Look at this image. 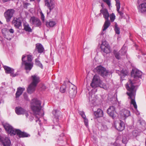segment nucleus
Listing matches in <instances>:
<instances>
[{
	"label": "nucleus",
	"instance_id": "f257e3e1",
	"mask_svg": "<svg viewBox=\"0 0 146 146\" xmlns=\"http://www.w3.org/2000/svg\"><path fill=\"white\" fill-rule=\"evenodd\" d=\"M135 86L133 81L129 80L126 84L125 88L129 92H127V94L131 99L130 104L133 105L135 110L137 111V105L135 99L136 90L135 89Z\"/></svg>",
	"mask_w": 146,
	"mask_h": 146
},
{
	"label": "nucleus",
	"instance_id": "f03ea898",
	"mask_svg": "<svg viewBox=\"0 0 146 146\" xmlns=\"http://www.w3.org/2000/svg\"><path fill=\"white\" fill-rule=\"evenodd\" d=\"M30 104L31 109L34 114L39 115L42 108L40 101L36 98L32 100Z\"/></svg>",
	"mask_w": 146,
	"mask_h": 146
},
{
	"label": "nucleus",
	"instance_id": "7ed1b4c3",
	"mask_svg": "<svg viewBox=\"0 0 146 146\" xmlns=\"http://www.w3.org/2000/svg\"><path fill=\"white\" fill-rule=\"evenodd\" d=\"M1 123L8 135L11 136H13L16 135V131L17 129L14 128L7 123H4L3 121H2Z\"/></svg>",
	"mask_w": 146,
	"mask_h": 146
},
{
	"label": "nucleus",
	"instance_id": "20e7f679",
	"mask_svg": "<svg viewBox=\"0 0 146 146\" xmlns=\"http://www.w3.org/2000/svg\"><path fill=\"white\" fill-rule=\"evenodd\" d=\"M93 71L104 78L107 77L109 73L106 68L101 65L97 66L94 69Z\"/></svg>",
	"mask_w": 146,
	"mask_h": 146
},
{
	"label": "nucleus",
	"instance_id": "39448f33",
	"mask_svg": "<svg viewBox=\"0 0 146 146\" xmlns=\"http://www.w3.org/2000/svg\"><path fill=\"white\" fill-rule=\"evenodd\" d=\"M53 115V121L55 125L57 126L59 124V121L62 117V113L58 110H53L52 111Z\"/></svg>",
	"mask_w": 146,
	"mask_h": 146
},
{
	"label": "nucleus",
	"instance_id": "423d86ee",
	"mask_svg": "<svg viewBox=\"0 0 146 146\" xmlns=\"http://www.w3.org/2000/svg\"><path fill=\"white\" fill-rule=\"evenodd\" d=\"M131 73V77L135 80H139L142 78V72L135 67L132 68Z\"/></svg>",
	"mask_w": 146,
	"mask_h": 146
},
{
	"label": "nucleus",
	"instance_id": "0eeeda50",
	"mask_svg": "<svg viewBox=\"0 0 146 146\" xmlns=\"http://www.w3.org/2000/svg\"><path fill=\"white\" fill-rule=\"evenodd\" d=\"M107 113L109 116L113 119H117V113L116 111V108L114 106H110L107 110Z\"/></svg>",
	"mask_w": 146,
	"mask_h": 146
},
{
	"label": "nucleus",
	"instance_id": "6e6552de",
	"mask_svg": "<svg viewBox=\"0 0 146 146\" xmlns=\"http://www.w3.org/2000/svg\"><path fill=\"white\" fill-rule=\"evenodd\" d=\"M26 54L23 55L22 57L21 65H24L25 69L26 70H29L30 71L33 66V64L28 62L25 60V58H26Z\"/></svg>",
	"mask_w": 146,
	"mask_h": 146
},
{
	"label": "nucleus",
	"instance_id": "1a4fd4ad",
	"mask_svg": "<svg viewBox=\"0 0 146 146\" xmlns=\"http://www.w3.org/2000/svg\"><path fill=\"white\" fill-rule=\"evenodd\" d=\"M15 12V11L14 9H7L4 12V16L7 23L10 21L11 19L13 17Z\"/></svg>",
	"mask_w": 146,
	"mask_h": 146
},
{
	"label": "nucleus",
	"instance_id": "9d476101",
	"mask_svg": "<svg viewBox=\"0 0 146 146\" xmlns=\"http://www.w3.org/2000/svg\"><path fill=\"white\" fill-rule=\"evenodd\" d=\"M2 65L6 74H10V76L12 77H14L18 75V74L17 72L14 73L15 70L13 68L4 65L3 64Z\"/></svg>",
	"mask_w": 146,
	"mask_h": 146
},
{
	"label": "nucleus",
	"instance_id": "9b49d317",
	"mask_svg": "<svg viewBox=\"0 0 146 146\" xmlns=\"http://www.w3.org/2000/svg\"><path fill=\"white\" fill-rule=\"evenodd\" d=\"M100 51L105 57L106 55L111 52L110 47L107 44H103L102 43L100 46Z\"/></svg>",
	"mask_w": 146,
	"mask_h": 146
},
{
	"label": "nucleus",
	"instance_id": "f8f14e48",
	"mask_svg": "<svg viewBox=\"0 0 146 146\" xmlns=\"http://www.w3.org/2000/svg\"><path fill=\"white\" fill-rule=\"evenodd\" d=\"M45 5L48 9L49 11L48 12L47 11V14L48 15L50 14L52 10L55 7V4L54 1L53 0H44Z\"/></svg>",
	"mask_w": 146,
	"mask_h": 146
},
{
	"label": "nucleus",
	"instance_id": "ddd939ff",
	"mask_svg": "<svg viewBox=\"0 0 146 146\" xmlns=\"http://www.w3.org/2000/svg\"><path fill=\"white\" fill-rule=\"evenodd\" d=\"M125 123L121 120H119L115 121V128L118 131H121L125 128Z\"/></svg>",
	"mask_w": 146,
	"mask_h": 146
},
{
	"label": "nucleus",
	"instance_id": "4468645a",
	"mask_svg": "<svg viewBox=\"0 0 146 146\" xmlns=\"http://www.w3.org/2000/svg\"><path fill=\"white\" fill-rule=\"evenodd\" d=\"M1 146H11V145L10 139L5 136L1 135Z\"/></svg>",
	"mask_w": 146,
	"mask_h": 146
},
{
	"label": "nucleus",
	"instance_id": "2eb2a0df",
	"mask_svg": "<svg viewBox=\"0 0 146 146\" xmlns=\"http://www.w3.org/2000/svg\"><path fill=\"white\" fill-rule=\"evenodd\" d=\"M100 77L99 76L96 75L94 76L92 79V82L90 84V86L94 88H97V85H98V84L100 80Z\"/></svg>",
	"mask_w": 146,
	"mask_h": 146
},
{
	"label": "nucleus",
	"instance_id": "dca6fc26",
	"mask_svg": "<svg viewBox=\"0 0 146 146\" xmlns=\"http://www.w3.org/2000/svg\"><path fill=\"white\" fill-rule=\"evenodd\" d=\"M120 114L121 118L124 120H125L131 115L130 111L125 108L123 109L120 111Z\"/></svg>",
	"mask_w": 146,
	"mask_h": 146
},
{
	"label": "nucleus",
	"instance_id": "f3484780",
	"mask_svg": "<svg viewBox=\"0 0 146 146\" xmlns=\"http://www.w3.org/2000/svg\"><path fill=\"white\" fill-rule=\"evenodd\" d=\"M31 78L32 81L31 84L35 86H36L40 82V77L35 74L31 76Z\"/></svg>",
	"mask_w": 146,
	"mask_h": 146
},
{
	"label": "nucleus",
	"instance_id": "a211bd4d",
	"mask_svg": "<svg viewBox=\"0 0 146 146\" xmlns=\"http://www.w3.org/2000/svg\"><path fill=\"white\" fill-rule=\"evenodd\" d=\"M22 21L20 17L15 18L13 19L12 21V23L14 24V26L16 28L19 29L20 27H22Z\"/></svg>",
	"mask_w": 146,
	"mask_h": 146
},
{
	"label": "nucleus",
	"instance_id": "6ab92c4d",
	"mask_svg": "<svg viewBox=\"0 0 146 146\" xmlns=\"http://www.w3.org/2000/svg\"><path fill=\"white\" fill-rule=\"evenodd\" d=\"M16 135L20 138L27 137H30V135L25 132L22 131L19 129H17L16 131Z\"/></svg>",
	"mask_w": 146,
	"mask_h": 146
},
{
	"label": "nucleus",
	"instance_id": "aec40b11",
	"mask_svg": "<svg viewBox=\"0 0 146 146\" xmlns=\"http://www.w3.org/2000/svg\"><path fill=\"white\" fill-rule=\"evenodd\" d=\"M1 32L3 36L7 39L10 40L11 38L9 34V29L6 28H4L2 29Z\"/></svg>",
	"mask_w": 146,
	"mask_h": 146
},
{
	"label": "nucleus",
	"instance_id": "412c9836",
	"mask_svg": "<svg viewBox=\"0 0 146 146\" xmlns=\"http://www.w3.org/2000/svg\"><path fill=\"white\" fill-rule=\"evenodd\" d=\"M34 52L37 51L38 53H42L44 50V48L42 45L41 43L36 44Z\"/></svg>",
	"mask_w": 146,
	"mask_h": 146
},
{
	"label": "nucleus",
	"instance_id": "4be33fe9",
	"mask_svg": "<svg viewBox=\"0 0 146 146\" xmlns=\"http://www.w3.org/2000/svg\"><path fill=\"white\" fill-rule=\"evenodd\" d=\"M94 115L96 118H98L102 117L104 116V112L101 109L99 108L97 111L94 112Z\"/></svg>",
	"mask_w": 146,
	"mask_h": 146
},
{
	"label": "nucleus",
	"instance_id": "5701e85b",
	"mask_svg": "<svg viewBox=\"0 0 146 146\" xmlns=\"http://www.w3.org/2000/svg\"><path fill=\"white\" fill-rule=\"evenodd\" d=\"M100 13L99 14L100 15L102 14L105 19H109L108 18L110 16V15L107 9L102 8L100 10Z\"/></svg>",
	"mask_w": 146,
	"mask_h": 146
},
{
	"label": "nucleus",
	"instance_id": "b1692460",
	"mask_svg": "<svg viewBox=\"0 0 146 146\" xmlns=\"http://www.w3.org/2000/svg\"><path fill=\"white\" fill-rule=\"evenodd\" d=\"M116 1V10L120 16L122 17H123V13L122 11H120L119 9L120 8V3L119 0H115Z\"/></svg>",
	"mask_w": 146,
	"mask_h": 146
},
{
	"label": "nucleus",
	"instance_id": "393cba45",
	"mask_svg": "<svg viewBox=\"0 0 146 146\" xmlns=\"http://www.w3.org/2000/svg\"><path fill=\"white\" fill-rule=\"evenodd\" d=\"M15 111L18 115L24 114L26 111V110L21 107H16L15 108Z\"/></svg>",
	"mask_w": 146,
	"mask_h": 146
},
{
	"label": "nucleus",
	"instance_id": "a878e982",
	"mask_svg": "<svg viewBox=\"0 0 146 146\" xmlns=\"http://www.w3.org/2000/svg\"><path fill=\"white\" fill-rule=\"evenodd\" d=\"M36 87L34 86L33 84H30L27 89V93L30 94H31L33 93L35 91Z\"/></svg>",
	"mask_w": 146,
	"mask_h": 146
},
{
	"label": "nucleus",
	"instance_id": "bb28decb",
	"mask_svg": "<svg viewBox=\"0 0 146 146\" xmlns=\"http://www.w3.org/2000/svg\"><path fill=\"white\" fill-rule=\"evenodd\" d=\"M77 93L76 87V86H74L73 87L70 88L69 93L71 96L72 97L75 96Z\"/></svg>",
	"mask_w": 146,
	"mask_h": 146
},
{
	"label": "nucleus",
	"instance_id": "cd10ccee",
	"mask_svg": "<svg viewBox=\"0 0 146 146\" xmlns=\"http://www.w3.org/2000/svg\"><path fill=\"white\" fill-rule=\"evenodd\" d=\"M25 88L19 87L17 88V91L15 94V97L17 98L22 94Z\"/></svg>",
	"mask_w": 146,
	"mask_h": 146
},
{
	"label": "nucleus",
	"instance_id": "c85d7f7f",
	"mask_svg": "<svg viewBox=\"0 0 146 146\" xmlns=\"http://www.w3.org/2000/svg\"><path fill=\"white\" fill-rule=\"evenodd\" d=\"M139 123L141 129L145 130L146 129V123L144 120H139Z\"/></svg>",
	"mask_w": 146,
	"mask_h": 146
},
{
	"label": "nucleus",
	"instance_id": "c756f323",
	"mask_svg": "<svg viewBox=\"0 0 146 146\" xmlns=\"http://www.w3.org/2000/svg\"><path fill=\"white\" fill-rule=\"evenodd\" d=\"M140 8L139 10L142 13H143L146 12V0H145V2L141 4L139 6Z\"/></svg>",
	"mask_w": 146,
	"mask_h": 146
},
{
	"label": "nucleus",
	"instance_id": "7c9ffc66",
	"mask_svg": "<svg viewBox=\"0 0 146 146\" xmlns=\"http://www.w3.org/2000/svg\"><path fill=\"white\" fill-rule=\"evenodd\" d=\"M66 82L67 84H68L70 83V81L68 80V82ZM66 81H65L64 82L63 85L60 88V92L62 93H64L65 92L66 88Z\"/></svg>",
	"mask_w": 146,
	"mask_h": 146
},
{
	"label": "nucleus",
	"instance_id": "2f4dec72",
	"mask_svg": "<svg viewBox=\"0 0 146 146\" xmlns=\"http://www.w3.org/2000/svg\"><path fill=\"white\" fill-rule=\"evenodd\" d=\"M111 24L110 21L109 19H105V21L103 26V31H105L109 27Z\"/></svg>",
	"mask_w": 146,
	"mask_h": 146
},
{
	"label": "nucleus",
	"instance_id": "473e14b6",
	"mask_svg": "<svg viewBox=\"0 0 146 146\" xmlns=\"http://www.w3.org/2000/svg\"><path fill=\"white\" fill-rule=\"evenodd\" d=\"M56 23L55 21H49V22L47 21L46 22V25L47 27H53L56 25Z\"/></svg>",
	"mask_w": 146,
	"mask_h": 146
},
{
	"label": "nucleus",
	"instance_id": "72a5a7b5",
	"mask_svg": "<svg viewBox=\"0 0 146 146\" xmlns=\"http://www.w3.org/2000/svg\"><path fill=\"white\" fill-rule=\"evenodd\" d=\"M129 72L128 70L126 69H123L120 72V75L122 77L124 78L128 74Z\"/></svg>",
	"mask_w": 146,
	"mask_h": 146
},
{
	"label": "nucleus",
	"instance_id": "f704fd0d",
	"mask_svg": "<svg viewBox=\"0 0 146 146\" xmlns=\"http://www.w3.org/2000/svg\"><path fill=\"white\" fill-rule=\"evenodd\" d=\"M23 25L24 27V30L26 31L29 32H32V30L29 26V24H26L25 23L23 24Z\"/></svg>",
	"mask_w": 146,
	"mask_h": 146
},
{
	"label": "nucleus",
	"instance_id": "c9c22d12",
	"mask_svg": "<svg viewBox=\"0 0 146 146\" xmlns=\"http://www.w3.org/2000/svg\"><path fill=\"white\" fill-rule=\"evenodd\" d=\"M35 64L37 66L41 69L43 68V66L42 64L40 62V61L38 60V58L35 59Z\"/></svg>",
	"mask_w": 146,
	"mask_h": 146
},
{
	"label": "nucleus",
	"instance_id": "e433bc0d",
	"mask_svg": "<svg viewBox=\"0 0 146 146\" xmlns=\"http://www.w3.org/2000/svg\"><path fill=\"white\" fill-rule=\"evenodd\" d=\"M99 128L103 131H106L108 129L107 126L103 124H102L100 125L99 126Z\"/></svg>",
	"mask_w": 146,
	"mask_h": 146
},
{
	"label": "nucleus",
	"instance_id": "4c0bfd02",
	"mask_svg": "<svg viewBox=\"0 0 146 146\" xmlns=\"http://www.w3.org/2000/svg\"><path fill=\"white\" fill-rule=\"evenodd\" d=\"M114 30L116 34L119 35L120 34V28L118 27V25L116 23H115Z\"/></svg>",
	"mask_w": 146,
	"mask_h": 146
},
{
	"label": "nucleus",
	"instance_id": "58836bf2",
	"mask_svg": "<svg viewBox=\"0 0 146 146\" xmlns=\"http://www.w3.org/2000/svg\"><path fill=\"white\" fill-rule=\"evenodd\" d=\"M113 53L116 59L118 60H120L121 59L120 54L119 52H117L115 50H114L113 52Z\"/></svg>",
	"mask_w": 146,
	"mask_h": 146
},
{
	"label": "nucleus",
	"instance_id": "ea45409f",
	"mask_svg": "<svg viewBox=\"0 0 146 146\" xmlns=\"http://www.w3.org/2000/svg\"><path fill=\"white\" fill-rule=\"evenodd\" d=\"M38 19V18L36 17L35 16H33L31 17L30 19V21L32 22L31 24L32 25H34L36 22V20H37Z\"/></svg>",
	"mask_w": 146,
	"mask_h": 146
},
{
	"label": "nucleus",
	"instance_id": "a19ab883",
	"mask_svg": "<svg viewBox=\"0 0 146 146\" xmlns=\"http://www.w3.org/2000/svg\"><path fill=\"white\" fill-rule=\"evenodd\" d=\"M119 51L121 52L122 55H125L127 52V50L125 49V47H124L123 46Z\"/></svg>",
	"mask_w": 146,
	"mask_h": 146
},
{
	"label": "nucleus",
	"instance_id": "79ce46f5",
	"mask_svg": "<svg viewBox=\"0 0 146 146\" xmlns=\"http://www.w3.org/2000/svg\"><path fill=\"white\" fill-rule=\"evenodd\" d=\"M42 23L40 20L39 19H38L37 20H36V22L34 25L35 26V27H40Z\"/></svg>",
	"mask_w": 146,
	"mask_h": 146
},
{
	"label": "nucleus",
	"instance_id": "37998d69",
	"mask_svg": "<svg viewBox=\"0 0 146 146\" xmlns=\"http://www.w3.org/2000/svg\"><path fill=\"white\" fill-rule=\"evenodd\" d=\"M129 139L128 137L123 136V137L122 142L123 143L126 144L127 143Z\"/></svg>",
	"mask_w": 146,
	"mask_h": 146
},
{
	"label": "nucleus",
	"instance_id": "c03bdc74",
	"mask_svg": "<svg viewBox=\"0 0 146 146\" xmlns=\"http://www.w3.org/2000/svg\"><path fill=\"white\" fill-rule=\"evenodd\" d=\"M105 85L103 83L102 81L100 80V82L98 83V85H97V88L98 87H100V88H104Z\"/></svg>",
	"mask_w": 146,
	"mask_h": 146
},
{
	"label": "nucleus",
	"instance_id": "a18cd8bd",
	"mask_svg": "<svg viewBox=\"0 0 146 146\" xmlns=\"http://www.w3.org/2000/svg\"><path fill=\"white\" fill-rule=\"evenodd\" d=\"M64 136V134L63 133H62L61 134L59 135V137L58 139V140L59 141H63L64 138H65Z\"/></svg>",
	"mask_w": 146,
	"mask_h": 146
},
{
	"label": "nucleus",
	"instance_id": "49530a36",
	"mask_svg": "<svg viewBox=\"0 0 146 146\" xmlns=\"http://www.w3.org/2000/svg\"><path fill=\"white\" fill-rule=\"evenodd\" d=\"M115 16L114 13H112L110 15V19L111 22H113L115 19Z\"/></svg>",
	"mask_w": 146,
	"mask_h": 146
},
{
	"label": "nucleus",
	"instance_id": "de8ad7c7",
	"mask_svg": "<svg viewBox=\"0 0 146 146\" xmlns=\"http://www.w3.org/2000/svg\"><path fill=\"white\" fill-rule=\"evenodd\" d=\"M27 56V61L28 62H31L32 60V56L31 55H26V57Z\"/></svg>",
	"mask_w": 146,
	"mask_h": 146
},
{
	"label": "nucleus",
	"instance_id": "09e8293b",
	"mask_svg": "<svg viewBox=\"0 0 146 146\" xmlns=\"http://www.w3.org/2000/svg\"><path fill=\"white\" fill-rule=\"evenodd\" d=\"M79 114L81 116V117L83 118H84L86 117V116L85 114V113L83 111H80L79 112Z\"/></svg>",
	"mask_w": 146,
	"mask_h": 146
},
{
	"label": "nucleus",
	"instance_id": "8fccbe9b",
	"mask_svg": "<svg viewBox=\"0 0 146 146\" xmlns=\"http://www.w3.org/2000/svg\"><path fill=\"white\" fill-rule=\"evenodd\" d=\"M84 123L86 127L88 126V119L86 117L84 118Z\"/></svg>",
	"mask_w": 146,
	"mask_h": 146
},
{
	"label": "nucleus",
	"instance_id": "3c124183",
	"mask_svg": "<svg viewBox=\"0 0 146 146\" xmlns=\"http://www.w3.org/2000/svg\"><path fill=\"white\" fill-rule=\"evenodd\" d=\"M23 96L24 99L25 100L27 101H29V100L28 97L26 93H24L23 94Z\"/></svg>",
	"mask_w": 146,
	"mask_h": 146
},
{
	"label": "nucleus",
	"instance_id": "603ef678",
	"mask_svg": "<svg viewBox=\"0 0 146 146\" xmlns=\"http://www.w3.org/2000/svg\"><path fill=\"white\" fill-rule=\"evenodd\" d=\"M41 14V19L42 22H44V21L45 17L44 14L42 12H40Z\"/></svg>",
	"mask_w": 146,
	"mask_h": 146
},
{
	"label": "nucleus",
	"instance_id": "864d4df0",
	"mask_svg": "<svg viewBox=\"0 0 146 146\" xmlns=\"http://www.w3.org/2000/svg\"><path fill=\"white\" fill-rule=\"evenodd\" d=\"M103 1L106 3L108 6L111 5V2L110 0H103Z\"/></svg>",
	"mask_w": 146,
	"mask_h": 146
},
{
	"label": "nucleus",
	"instance_id": "5fc2aeb1",
	"mask_svg": "<svg viewBox=\"0 0 146 146\" xmlns=\"http://www.w3.org/2000/svg\"><path fill=\"white\" fill-rule=\"evenodd\" d=\"M29 5V3H23V7L24 8L27 9V6Z\"/></svg>",
	"mask_w": 146,
	"mask_h": 146
},
{
	"label": "nucleus",
	"instance_id": "6e6d98bb",
	"mask_svg": "<svg viewBox=\"0 0 146 146\" xmlns=\"http://www.w3.org/2000/svg\"><path fill=\"white\" fill-rule=\"evenodd\" d=\"M9 32L11 33H13L14 32V29H11V28L10 29H9Z\"/></svg>",
	"mask_w": 146,
	"mask_h": 146
},
{
	"label": "nucleus",
	"instance_id": "4d7b16f0",
	"mask_svg": "<svg viewBox=\"0 0 146 146\" xmlns=\"http://www.w3.org/2000/svg\"><path fill=\"white\" fill-rule=\"evenodd\" d=\"M35 118L36 119V122H37L39 120L40 121L39 119V118L38 117V116H36Z\"/></svg>",
	"mask_w": 146,
	"mask_h": 146
},
{
	"label": "nucleus",
	"instance_id": "13d9d810",
	"mask_svg": "<svg viewBox=\"0 0 146 146\" xmlns=\"http://www.w3.org/2000/svg\"><path fill=\"white\" fill-rule=\"evenodd\" d=\"M25 114L26 117H28L29 115L28 113L27 112H26V111L25 112Z\"/></svg>",
	"mask_w": 146,
	"mask_h": 146
},
{
	"label": "nucleus",
	"instance_id": "bf43d9fd",
	"mask_svg": "<svg viewBox=\"0 0 146 146\" xmlns=\"http://www.w3.org/2000/svg\"><path fill=\"white\" fill-rule=\"evenodd\" d=\"M42 88L43 89V90H45L46 89V87L44 85H43L42 86Z\"/></svg>",
	"mask_w": 146,
	"mask_h": 146
},
{
	"label": "nucleus",
	"instance_id": "052dcab7",
	"mask_svg": "<svg viewBox=\"0 0 146 146\" xmlns=\"http://www.w3.org/2000/svg\"><path fill=\"white\" fill-rule=\"evenodd\" d=\"M33 118H34L33 117H30L29 118V120L31 121H32L33 120Z\"/></svg>",
	"mask_w": 146,
	"mask_h": 146
},
{
	"label": "nucleus",
	"instance_id": "680f3d73",
	"mask_svg": "<svg viewBox=\"0 0 146 146\" xmlns=\"http://www.w3.org/2000/svg\"><path fill=\"white\" fill-rule=\"evenodd\" d=\"M101 6L103 8L104 7V5L103 3H102L101 4Z\"/></svg>",
	"mask_w": 146,
	"mask_h": 146
},
{
	"label": "nucleus",
	"instance_id": "e2e57ef3",
	"mask_svg": "<svg viewBox=\"0 0 146 146\" xmlns=\"http://www.w3.org/2000/svg\"><path fill=\"white\" fill-rule=\"evenodd\" d=\"M5 82H2V84L3 85H4V86H5Z\"/></svg>",
	"mask_w": 146,
	"mask_h": 146
},
{
	"label": "nucleus",
	"instance_id": "0e129e2a",
	"mask_svg": "<svg viewBox=\"0 0 146 146\" xmlns=\"http://www.w3.org/2000/svg\"><path fill=\"white\" fill-rule=\"evenodd\" d=\"M29 71V70H26V73L28 74Z\"/></svg>",
	"mask_w": 146,
	"mask_h": 146
},
{
	"label": "nucleus",
	"instance_id": "69168bd1",
	"mask_svg": "<svg viewBox=\"0 0 146 146\" xmlns=\"http://www.w3.org/2000/svg\"><path fill=\"white\" fill-rule=\"evenodd\" d=\"M136 131H133V133H133V134H134V133H136Z\"/></svg>",
	"mask_w": 146,
	"mask_h": 146
},
{
	"label": "nucleus",
	"instance_id": "338daca9",
	"mask_svg": "<svg viewBox=\"0 0 146 146\" xmlns=\"http://www.w3.org/2000/svg\"><path fill=\"white\" fill-rule=\"evenodd\" d=\"M137 57L138 58H140L141 57V56L140 55H138V56Z\"/></svg>",
	"mask_w": 146,
	"mask_h": 146
},
{
	"label": "nucleus",
	"instance_id": "774afa93",
	"mask_svg": "<svg viewBox=\"0 0 146 146\" xmlns=\"http://www.w3.org/2000/svg\"><path fill=\"white\" fill-rule=\"evenodd\" d=\"M145 146H146V137L145 139Z\"/></svg>",
	"mask_w": 146,
	"mask_h": 146
}]
</instances>
